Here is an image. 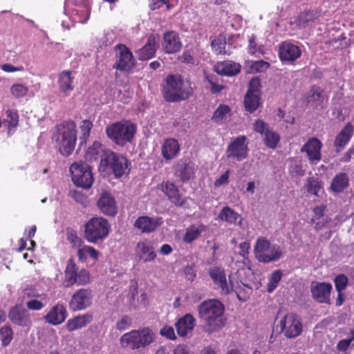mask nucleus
Returning a JSON list of instances; mask_svg holds the SVG:
<instances>
[{"instance_id": "1", "label": "nucleus", "mask_w": 354, "mask_h": 354, "mask_svg": "<svg viewBox=\"0 0 354 354\" xmlns=\"http://www.w3.org/2000/svg\"><path fill=\"white\" fill-rule=\"evenodd\" d=\"M224 309L223 304L217 299H207L199 304L198 316L203 322V328L206 332L212 333L224 326Z\"/></svg>"}, {"instance_id": "2", "label": "nucleus", "mask_w": 354, "mask_h": 354, "mask_svg": "<svg viewBox=\"0 0 354 354\" xmlns=\"http://www.w3.org/2000/svg\"><path fill=\"white\" fill-rule=\"evenodd\" d=\"M193 94V88L189 81L181 75H168L162 85V95L168 102H179L189 98Z\"/></svg>"}, {"instance_id": "3", "label": "nucleus", "mask_w": 354, "mask_h": 354, "mask_svg": "<svg viewBox=\"0 0 354 354\" xmlns=\"http://www.w3.org/2000/svg\"><path fill=\"white\" fill-rule=\"evenodd\" d=\"M52 140L55 142L59 152L64 156H70L77 142L76 125L73 121H65L55 127Z\"/></svg>"}, {"instance_id": "4", "label": "nucleus", "mask_w": 354, "mask_h": 354, "mask_svg": "<svg viewBox=\"0 0 354 354\" xmlns=\"http://www.w3.org/2000/svg\"><path fill=\"white\" fill-rule=\"evenodd\" d=\"M136 126L130 121L123 120L108 125L106 127L107 137L114 144L124 147L131 143L136 132Z\"/></svg>"}, {"instance_id": "5", "label": "nucleus", "mask_w": 354, "mask_h": 354, "mask_svg": "<svg viewBox=\"0 0 354 354\" xmlns=\"http://www.w3.org/2000/svg\"><path fill=\"white\" fill-rule=\"evenodd\" d=\"M154 334L149 328L141 330H133L122 335L120 343L122 347L132 350L144 348L153 342Z\"/></svg>"}, {"instance_id": "6", "label": "nucleus", "mask_w": 354, "mask_h": 354, "mask_svg": "<svg viewBox=\"0 0 354 354\" xmlns=\"http://www.w3.org/2000/svg\"><path fill=\"white\" fill-rule=\"evenodd\" d=\"M254 253L256 259L261 263H267L277 261L283 257L281 247L266 239L265 237H259L256 241L254 248Z\"/></svg>"}, {"instance_id": "7", "label": "nucleus", "mask_w": 354, "mask_h": 354, "mask_svg": "<svg viewBox=\"0 0 354 354\" xmlns=\"http://www.w3.org/2000/svg\"><path fill=\"white\" fill-rule=\"evenodd\" d=\"M111 225L108 221L102 217H93L85 224L84 237L88 242L97 243L108 236Z\"/></svg>"}, {"instance_id": "8", "label": "nucleus", "mask_w": 354, "mask_h": 354, "mask_svg": "<svg viewBox=\"0 0 354 354\" xmlns=\"http://www.w3.org/2000/svg\"><path fill=\"white\" fill-rule=\"evenodd\" d=\"M99 170L104 172L112 171L116 178H120L129 174V162L123 156L111 151L105 157L103 165H99Z\"/></svg>"}, {"instance_id": "9", "label": "nucleus", "mask_w": 354, "mask_h": 354, "mask_svg": "<svg viewBox=\"0 0 354 354\" xmlns=\"http://www.w3.org/2000/svg\"><path fill=\"white\" fill-rule=\"evenodd\" d=\"M91 282V277L88 270L84 268L78 270L73 259L71 258L67 261L64 270V283L67 288L74 284L77 286H85Z\"/></svg>"}, {"instance_id": "10", "label": "nucleus", "mask_w": 354, "mask_h": 354, "mask_svg": "<svg viewBox=\"0 0 354 354\" xmlns=\"http://www.w3.org/2000/svg\"><path fill=\"white\" fill-rule=\"evenodd\" d=\"M72 180L80 187L88 189L93 183V177L91 167L83 162H74L70 167Z\"/></svg>"}, {"instance_id": "11", "label": "nucleus", "mask_w": 354, "mask_h": 354, "mask_svg": "<svg viewBox=\"0 0 354 354\" xmlns=\"http://www.w3.org/2000/svg\"><path fill=\"white\" fill-rule=\"evenodd\" d=\"M303 326L300 317L295 313L286 314L280 321L279 333L288 339L295 338L301 335Z\"/></svg>"}, {"instance_id": "12", "label": "nucleus", "mask_w": 354, "mask_h": 354, "mask_svg": "<svg viewBox=\"0 0 354 354\" xmlns=\"http://www.w3.org/2000/svg\"><path fill=\"white\" fill-rule=\"evenodd\" d=\"M248 138L245 136H239L232 141L227 147L225 154L230 159L241 162L248 157L249 149Z\"/></svg>"}, {"instance_id": "13", "label": "nucleus", "mask_w": 354, "mask_h": 354, "mask_svg": "<svg viewBox=\"0 0 354 354\" xmlns=\"http://www.w3.org/2000/svg\"><path fill=\"white\" fill-rule=\"evenodd\" d=\"M116 61L113 68L120 71H129L136 64V59L129 49L124 44H118L115 47Z\"/></svg>"}, {"instance_id": "14", "label": "nucleus", "mask_w": 354, "mask_h": 354, "mask_svg": "<svg viewBox=\"0 0 354 354\" xmlns=\"http://www.w3.org/2000/svg\"><path fill=\"white\" fill-rule=\"evenodd\" d=\"M209 275L214 282L216 288L219 290L221 295H227L234 290V283L229 277L230 283H227L224 269L220 267H214L209 270Z\"/></svg>"}, {"instance_id": "15", "label": "nucleus", "mask_w": 354, "mask_h": 354, "mask_svg": "<svg viewBox=\"0 0 354 354\" xmlns=\"http://www.w3.org/2000/svg\"><path fill=\"white\" fill-rule=\"evenodd\" d=\"M93 297L91 289L81 288L72 295L69 307L73 311L84 310L91 305Z\"/></svg>"}, {"instance_id": "16", "label": "nucleus", "mask_w": 354, "mask_h": 354, "mask_svg": "<svg viewBox=\"0 0 354 354\" xmlns=\"http://www.w3.org/2000/svg\"><path fill=\"white\" fill-rule=\"evenodd\" d=\"M332 288V285L329 283L313 281L310 284L312 297L319 304H329Z\"/></svg>"}, {"instance_id": "17", "label": "nucleus", "mask_w": 354, "mask_h": 354, "mask_svg": "<svg viewBox=\"0 0 354 354\" xmlns=\"http://www.w3.org/2000/svg\"><path fill=\"white\" fill-rule=\"evenodd\" d=\"M8 317L14 324L19 326H30L32 324L30 313L21 305L17 304L11 307Z\"/></svg>"}, {"instance_id": "18", "label": "nucleus", "mask_w": 354, "mask_h": 354, "mask_svg": "<svg viewBox=\"0 0 354 354\" xmlns=\"http://www.w3.org/2000/svg\"><path fill=\"white\" fill-rule=\"evenodd\" d=\"M301 55V48L293 43L283 41L279 46V56L283 62L292 64Z\"/></svg>"}, {"instance_id": "19", "label": "nucleus", "mask_w": 354, "mask_h": 354, "mask_svg": "<svg viewBox=\"0 0 354 354\" xmlns=\"http://www.w3.org/2000/svg\"><path fill=\"white\" fill-rule=\"evenodd\" d=\"M97 206L100 212L109 216H115L118 213V205L114 197L108 192H103L97 201Z\"/></svg>"}, {"instance_id": "20", "label": "nucleus", "mask_w": 354, "mask_h": 354, "mask_svg": "<svg viewBox=\"0 0 354 354\" xmlns=\"http://www.w3.org/2000/svg\"><path fill=\"white\" fill-rule=\"evenodd\" d=\"M174 176L181 183H186L194 177L195 167L187 159H180L174 167Z\"/></svg>"}, {"instance_id": "21", "label": "nucleus", "mask_w": 354, "mask_h": 354, "mask_svg": "<svg viewBox=\"0 0 354 354\" xmlns=\"http://www.w3.org/2000/svg\"><path fill=\"white\" fill-rule=\"evenodd\" d=\"M160 185L162 192L171 203L179 207H185L187 203V198L181 197L178 188L174 183H171L169 180L164 181Z\"/></svg>"}, {"instance_id": "22", "label": "nucleus", "mask_w": 354, "mask_h": 354, "mask_svg": "<svg viewBox=\"0 0 354 354\" xmlns=\"http://www.w3.org/2000/svg\"><path fill=\"white\" fill-rule=\"evenodd\" d=\"M163 223L161 217L139 216L134 223V227L142 233H151Z\"/></svg>"}, {"instance_id": "23", "label": "nucleus", "mask_w": 354, "mask_h": 354, "mask_svg": "<svg viewBox=\"0 0 354 354\" xmlns=\"http://www.w3.org/2000/svg\"><path fill=\"white\" fill-rule=\"evenodd\" d=\"M135 254L138 260L145 263L153 261L156 257L152 243L147 240L137 243Z\"/></svg>"}, {"instance_id": "24", "label": "nucleus", "mask_w": 354, "mask_h": 354, "mask_svg": "<svg viewBox=\"0 0 354 354\" xmlns=\"http://www.w3.org/2000/svg\"><path fill=\"white\" fill-rule=\"evenodd\" d=\"M322 144L316 138H310L301 148V152H306L311 163L316 164L322 158L321 149Z\"/></svg>"}, {"instance_id": "25", "label": "nucleus", "mask_w": 354, "mask_h": 354, "mask_svg": "<svg viewBox=\"0 0 354 354\" xmlns=\"http://www.w3.org/2000/svg\"><path fill=\"white\" fill-rule=\"evenodd\" d=\"M326 100L327 97L324 90L315 85L310 87L306 97L307 104L317 109H322Z\"/></svg>"}, {"instance_id": "26", "label": "nucleus", "mask_w": 354, "mask_h": 354, "mask_svg": "<svg viewBox=\"0 0 354 354\" xmlns=\"http://www.w3.org/2000/svg\"><path fill=\"white\" fill-rule=\"evenodd\" d=\"M111 151L110 149H105L99 141H94L93 144L88 147L85 158L90 162L100 159V162L99 165H102L105 157L108 155V152H111Z\"/></svg>"}, {"instance_id": "27", "label": "nucleus", "mask_w": 354, "mask_h": 354, "mask_svg": "<svg viewBox=\"0 0 354 354\" xmlns=\"http://www.w3.org/2000/svg\"><path fill=\"white\" fill-rule=\"evenodd\" d=\"M181 46V42L176 32L171 30L164 34L162 48L166 53H175L180 50Z\"/></svg>"}, {"instance_id": "28", "label": "nucleus", "mask_w": 354, "mask_h": 354, "mask_svg": "<svg viewBox=\"0 0 354 354\" xmlns=\"http://www.w3.org/2000/svg\"><path fill=\"white\" fill-rule=\"evenodd\" d=\"M354 133V127L351 122H347L344 127L336 136L334 147L336 152H340L348 144Z\"/></svg>"}, {"instance_id": "29", "label": "nucleus", "mask_w": 354, "mask_h": 354, "mask_svg": "<svg viewBox=\"0 0 354 354\" xmlns=\"http://www.w3.org/2000/svg\"><path fill=\"white\" fill-rule=\"evenodd\" d=\"M68 315L67 310L62 304H57L53 306L45 315L47 322L52 325H58L63 323Z\"/></svg>"}, {"instance_id": "30", "label": "nucleus", "mask_w": 354, "mask_h": 354, "mask_svg": "<svg viewBox=\"0 0 354 354\" xmlns=\"http://www.w3.org/2000/svg\"><path fill=\"white\" fill-rule=\"evenodd\" d=\"M158 48V44L156 41V37L154 35H150L145 45L139 49L137 52L138 59L140 60H147L155 55Z\"/></svg>"}, {"instance_id": "31", "label": "nucleus", "mask_w": 354, "mask_h": 354, "mask_svg": "<svg viewBox=\"0 0 354 354\" xmlns=\"http://www.w3.org/2000/svg\"><path fill=\"white\" fill-rule=\"evenodd\" d=\"M214 71L221 75L234 76L240 72L241 66L233 61L227 60L217 63L214 66Z\"/></svg>"}, {"instance_id": "32", "label": "nucleus", "mask_w": 354, "mask_h": 354, "mask_svg": "<svg viewBox=\"0 0 354 354\" xmlns=\"http://www.w3.org/2000/svg\"><path fill=\"white\" fill-rule=\"evenodd\" d=\"M194 325V317L191 314H186L176 322L175 326L178 335L185 337L193 330Z\"/></svg>"}, {"instance_id": "33", "label": "nucleus", "mask_w": 354, "mask_h": 354, "mask_svg": "<svg viewBox=\"0 0 354 354\" xmlns=\"http://www.w3.org/2000/svg\"><path fill=\"white\" fill-rule=\"evenodd\" d=\"M73 80L71 71H63L58 75L59 89L65 95H68L73 91Z\"/></svg>"}, {"instance_id": "34", "label": "nucleus", "mask_w": 354, "mask_h": 354, "mask_svg": "<svg viewBox=\"0 0 354 354\" xmlns=\"http://www.w3.org/2000/svg\"><path fill=\"white\" fill-rule=\"evenodd\" d=\"M349 186V177L346 173L337 174L332 179L330 189L335 194L342 192Z\"/></svg>"}, {"instance_id": "35", "label": "nucleus", "mask_w": 354, "mask_h": 354, "mask_svg": "<svg viewBox=\"0 0 354 354\" xmlns=\"http://www.w3.org/2000/svg\"><path fill=\"white\" fill-rule=\"evenodd\" d=\"M218 218L229 224H237L239 226L242 225L241 216L229 206L222 208L219 212Z\"/></svg>"}, {"instance_id": "36", "label": "nucleus", "mask_w": 354, "mask_h": 354, "mask_svg": "<svg viewBox=\"0 0 354 354\" xmlns=\"http://www.w3.org/2000/svg\"><path fill=\"white\" fill-rule=\"evenodd\" d=\"M93 316L88 313L82 315H78L73 319L68 320L66 326L67 330L69 332H71L85 327L87 324L91 322Z\"/></svg>"}, {"instance_id": "37", "label": "nucleus", "mask_w": 354, "mask_h": 354, "mask_svg": "<svg viewBox=\"0 0 354 354\" xmlns=\"http://www.w3.org/2000/svg\"><path fill=\"white\" fill-rule=\"evenodd\" d=\"M180 150V146L176 140L170 138L165 141L162 146V154L166 160L174 158Z\"/></svg>"}, {"instance_id": "38", "label": "nucleus", "mask_w": 354, "mask_h": 354, "mask_svg": "<svg viewBox=\"0 0 354 354\" xmlns=\"http://www.w3.org/2000/svg\"><path fill=\"white\" fill-rule=\"evenodd\" d=\"M259 91L248 89L244 98V105L246 111L250 113L256 111L259 106Z\"/></svg>"}, {"instance_id": "39", "label": "nucleus", "mask_w": 354, "mask_h": 354, "mask_svg": "<svg viewBox=\"0 0 354 354\" xmlns=\"http://www.w3.org/2000/svg\"><path fill=\"white\" fill-rule=\"evenodd\" d=\"M206 230L207 226L203 224L198 225H192L186 230L183 241L186 243H191L192 241L197 239L202 232Z\"/></svg>"}, {"instance_id": "40", "label": "nucleus", "mask_w": 354, "mask_h": 354, "mask_svg": "<svg viewBox=\"0 0 354 354\" xmlns=\"http://www.w3.org/2000/svg\"><path fill=\"white\" fill-rule=\"evenodd\" d=\"M318 17L314 10H308L301 12L297 19V25L300 28H306L310 22L314 21Z\"/></svg>"}, {"instance_id": "41", "label": "nucleus", "mask_w": 354, "mask_h": 354, "mask_svg": "<svg viewBox=\"0 0 354 354\" xmlns=\"http://www.w3.org/2000/svg\"><path fill=\"white\" fill-rule=\"evenodd\" d=\"M307 192L315 196H319V191L322 188V183L315 177H308L304 185Z\"/></svg>"}, {"instance_id": "42", "label": "nucleus", "mask_w": 354, "mask_h": 354, "mask_svg": "<svg viewBox=\"0 0 354 354\" xmlns=\"http://www.w3.org/2000/svg\"><path fill=\"white\" fill-rule=\"evenodd\" d=\"M77 257L80 261H84L87 259L88 255L92 259L97 260L99 256V252L93 247L84 245L77 250Z\"/></svg>"}, {"instance_id": "43", "label": "nucleus", "mask_w": 354, "mask_h": 354, "mask_svg": "<svg viewBox=\"0 0 354 354\" xmlns=\"http://www.w3.org/2000/svg\"><path fill=\"white\" fill-rule=\"evenodd\" d=\"M280 140L277 133L274 131L268 130L264 133L263 142L265 145L270 148L275 149Z\"/></svg>"}, {"instance_id": "44", "label": "nucleus", "mask_w": 354, "mask_h": 354, "mask_svg": "<svg viewBox=\"0 0 354 354\" xmlns=\"http://www.w3.org/2000/svg\"><path fill=\"white\" fill-rule=\"evenodd\" d=\"M232 292L236 293L239 301H245L251 294L252 288L248 285L241 283V285H238L236 286H234V290H232Z\"/></svg>"}, {"instance_id": "45", "label": "nucleus", "mask_w": 354, "mask_h": 354, "mask_svg": "<svg viewBox=\"0 0 354 354\" xmlns=\"http://www.w3.org/2000/svg\"><path fill=\"white\" fill-rule=\"evenodd\" d=\"M212 47L216 54H227L225 50L226 39L223 35H219L212 41Z\"/></svg>"}, {"instance_id": "46", "label": "nucleus", "mask_w": 354, "mask_h": 354, "mask_svg": "<svg viewBox=\"0 0 354 354\" xmlns=\"http://www.w3.org/2000/svg\"><path fill=\"white\" fill-rule=\"evenodd\" d=\"M230 111V109L228 106L221 104L214 111L212 120L216 122L226 120Z\"/></svg>"}, {"instance_id": "47", "label": "nucleus", "mask_w": 354, "mask_h": 354, "mask_svg": "<svg viewBox=\"0 0 354 354\" xmlns=\"http://www.w3.org/2000/svg\"><path fill=\"white\" fill-rule=\"evenodd\" d=\"M0 335L2 345L7 346L12 339L13 331L10 326H3L0 328Z\"/></svg>"}, {"instance_id": "48", "label": "nucleus", "mask_w": 354, "mask_h": 354, "mask_svg": "<svg viewBox=\"0 0 354 354\" xmlns=\"http://www.w3.org/2000/svg\"><path fill=\"white\" fill-rule=\"evenodd\" d=\"M283 274L280 270H274L270 275L268 283V292H272L277 287L282 278Z\"/></svg>"}, {"instance_id": "49", "label": "nucleus", "mask_w": 354, "mask_h": 354, "mask_svg": "<svg viewBox=\"0 0 354 354\" xmlns=\"http://www.w3.org/2000/svg\"><path fill=\"white\" fill-rule=\"evenodd\" d=\"M289 171L292 174L302 176L305 175V170L303 169L301 162L297 159L290 160Z\"/></svg>"}, {"instance_id": "50", "label": "nucleus", "mask_w": 354, "mask_h": 354, "mask_svg": "<svg viewBox=\"0 0 354 354\" xmlns=\"http://www.w3.org/2000/svg\"><path fill=\"white\" fill-rule=\"evenodd\" d=\"M10 91L16 98H21L27 95L28 88L21 84H15L10 88Z\"/></svg>"}, {"instance_id": "51", "label": "nucleus", "mask_w": 354, "mask_h": 354, "mask_svg": "<svg viewBox=\"0 0 354 354\" xmlns=\"http://www.w3.org/2000/svg\"><path fill=\"white\" fill-rule=\"evenodd\" d=\"M348 281V277L343 274L336 276L334 279V283L337 292L343 291L346 288Z\"/></svg>"}, {"instance_id": "52", "label": "nucleus", "mask_w": 354, "mask_h": 354, "mask_svg": "<svg viewBox=\"0 0 354 354\" xmlns=\"http://www.w3.org/2000/svg\"><path fill=\"white\" fill-rule=\"evenodd\" d=\"M6 119L10 127H16L18 125L19 115L16 111L8 109L6 111Z\"/></svg>"}, {"instance_id": "53", "label": "nucleus", "mask_w": 354, "mask_h": 354, "mask_svg": "<svg viewBox=\"0 0 354 354\" xmlns=\"http://www.w3.org/2000/svg\"><path fill=\"white\" fill-rule=\"evenodd\" d=\"M93 126V122L89 120H84L82 122L80 129L82 136L84 140H86L89 137Z\"/></svg>"}, {"instance_id": "54", "label": "nucleus", "mask_w": 354, "mask_h": 354, "mask_svg": "<svg viewBox=\"0 0 354 354\" xmlns=\"http://www.w3.org/2000/svg\"><path fill=\"white\" fill-rule=\"evenodd\" d=\"M68 241L73 244V247H80L83 243L81 238L77 236V233L73 230L67 231L66 233Z\"/></svg>"}, {"instance_id": "55", "label": "nucleus", "mask_w": 354, "mask_h": 354, "mask_svg": "<svg viewBox=\"0 0 354 354\" xmlns=\"http://www.w3.org/2000/svg\"><path fill=\"white\" fill-rule=\"evenodd\" d=\"M253 129L255 132L263 135L269 130V125L261 120H257L253 124Z\"/></svg>"}, {"instance_id": "56", "label": "nucleus", "mask_w": 354, "mask_h": 354, "mask_svg": "<svg viewBox=\"0 0 354 354\" xmlns=\"http://www.w3.org/2000/svg\"><path fill=\"white\" fill-rule=\"evenodd\" d=\"M131 324V319L124 315L119 321L117 322L115 328L117 330L122 331L127 329Z\"/></svg>"}, {"instance_id": "57", "label": "nucleus", "mask_w": 354, "mask_h": 354, "mask_svg": "<svg viewBox=\"0 0 354 354\" xmlns=\"http://www.w3.org/2000/svg\"><path fill=\"white\" fill-rule=\"evenodd\" d=\"M206 79L211 85L209 89L212 93H219L223 88V86L216 84V82H215V77L207 75Z\"/></svg>"}, {"instance_id": "58", "label": "nucleus", "mask_w": 354, "mask_h": 354, "mask_svg": "<svg viewBox=\"0 0 354 354\" xmlns=\"http://www.w3.org/2000/svg\"><path fill=\"white\" fill-rule=\"evenodd\" d=\"M26 306L29 310H39L44 306L43 303L37 299H31L26 302Z\"/></svg>"}, {"instance_id": "59", "label": "nucleus", "mask_w": 354, "mask_h": 354, "mask_svg": "<svg viewBox=\"0 0 354 354\" xmlns=\"http://www.w3.org/2000/svg\"><path fill=\"white\" fill-rule=\"evenodd\" d=\"M162 336H165L170 339H175L176 335L174 333V330L171 326H164L160 332Z\"/></svg>"}, {"instance_id": "60", "label": "nucleus", "mask_w": 354, "mask_h": 354, "mask_svg": "<svg viewBox=\"0 0 354 354\" xmlns=\"http://www.w3.org/2000/svg\"><path fill=\"white\" fill-rule=\"evenodd\" d=\"M230 170H227L218 179H216L214 185L215 187H219L228 183Z\"/></svg>"}, {"instance_id": "61", "label": "nucleus", "mask_w": 354, "mask_h": 354, "mask_svg": "<svg viewBox=\"0 0 354 354\" xmlns=\"http://www.w3.org/2000/svg\"><path fill=\"white\" fill-rule=\"evenodd\" d=\"M351 159H354V144L344 154L343 157L341 159V161L344 162H348Z\"/></svg>"}, {"instance_id": "62", "label": "nucleus", "mask_w": 354, "mask_h": 354, "mask_svg": "<svg viewBox=\"0 0 354 354\" xmlns=\"http://www.w3.org/2000/svg\"><path fill=\"white\" fill-rule=\"evenodd\" d=\"M1 69L7 73H12L17 71H21L24 69L22 66L21 67H15L10 64H5L1 66Z\"/></svg>"}, {"instance_id": "63", "label": "nucleus", "mask_w": 354, "mask_h": 354, "mask_svg": "<svg viewBox=\"0 0 354 354\" xmlns=\"http://www.w3.org/2000/svg\"><path fill=\"white\" fill-rule=\"evenodd\" d=\"M351 345V342L348 338L346 339H342L337 344V348L339 351H348Z\"/></svg>"}, {"instance_id": "64", "label": "nucleus", "mask_w": 354, "mask_h": 354, "mask_svg": "<svg viewBox=\"0 0 354 354\" xmlns=\"http://www.w3.org/2000/svg\"><path fill=\"white\" fill-rule=\"evenodd\" d=\"M250 247V243L248 241L240 243L239 248L241 251L239 252V254L243 257H245L249 253Z\"/></svg>"}]
</instances>
